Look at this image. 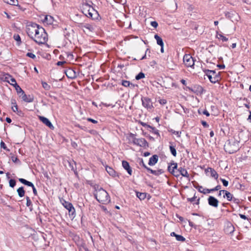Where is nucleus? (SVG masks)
Masks as SVG:
<instances>
[{
	"label": "nucleus",
	"mask_w": 251,
	"mask_h": 251,
	"mask_svg": "<svg viewBox=\"0 0 251 251\" xmlns=\"http://www.w3.org/2000/svg\"><path fill=\"white\" fill-rule=\"evenodd\" d=\"M133 143L134 145H136L141 147L147 148L149 147V143H148L147 140L145 139L142 138L134 139V141H133Z\"/></svg>",
	"instance_id": "obj_8"
},
{
	"label": "nucleus",
	"mask_w": 251,
	"mask_h": 251,
	"mask_svg": "<svg viewBox=\"0 0 251 251\" xmlns=\"http://www.w3.org/2000/svg\"><path fill=\"white\" fill-rule=\"evenodd\" d=\"M143 106L148 110L153 108V103L150 98L148 97H142L141 99Z\"/></svg>",
	"instance_id": "obj_6"
},
{
	"label": "nucleus",
	"mask_w": 251,
	"mask_h": 251,
	"mask_svg": "<svg viewBox=\"0 0 251 251\" xmlns=\"http://www.w3.org/2000/svg\"><path fill=\"white\" fill-rule=\"evenodd\" d=\"M173 172L172 175L176 177H178L180 176L179 168L177 170H175L174 172Z\"/></svg>",
	"instance_id": "obj_45"
},
{
	"label": "nucleus",
	"mask_w": 251,
	"mask_h": 251,
	"mask_svg": "<svg viewBox=\"0 0 251 251\" xmlns=\"http://www.w3.org/2000/svg\"><path fill=\"white\" fill-rule=\"evenodd\" d=\"M179 171L180 173V175H181L182 176L187 178L189 177V175L185 169L180 167L179 168Z\"/></svg>",
	"instance_id": "obj_24"
},
{
	"label": "nucleus",
	"mask_w": 251,
	"mask_h": 251,
	"mask_svg": "<svg viewBox=\"0 0 251 251\" xmlns=\"http://www.w3.org/2000/svg\"><path fill=\"white\" fill-rule=\"evenodd\" d=\"M220 180L223 183V184L224 186H227L228 185V181H227L226 180L224 179V178H220Z\"/></svg>",
	"instance_id": "obj_48"
},
{
	"label": "nucleus",
	"mask_w": 251,
	"mask_h": 251,
	"mask_svg": "<svg viewBox=\"0 0 251 251\" xmlns=\"http://www.w3.org/2000/svg\"><path fill=\"white\" fill-rule=\"evenodd\" d=\"M105 170L110 176L113 177H115L116 176H117L116 171L111 167H109L108 166H106Z\"/></svg>",
	"instance_id": "obj_21"
},
{
	"label": "nucleus",
	"mask_w": 251,
	"mask_h": 251,
	"mask_svg": "<svg viewBox=\"0 0 251 251\" xmlns=\"http://www.w3.org/2000/svg\"><path fill=\"white\" fill-rule=\"evenodd\" d=\"M164 173V171L162 169H158L157 170H154L152 172V174L155 176H159Z\"/></svg>",
	"instance_id": "obj_37"
},
{
	"label": "nucleus",
	"mask_w": 251,
	"mask_h": 251,
	"mask_svg": "<svg viewBox=\"0 0 251 251\" xmlns=\"http://www.w3.org/2000/svg\"><path fill=\"white\" fill-rule=\"evenodd\" d=\"M221 188V186L220 185H217L215 187L212 188V192H214L216 191L220 190Z\"/></svg>",
	"instance_id": "obj_54"
},
{
	"label": "nucleus",
	"mask_w": 251,
	"mask_h": 251,
	"mask_svg": "<svg viewBox=\"0 0 251 251\" xmlns=\"http://www.w3.org/2000/svg\"><path fill=\"white\" fill-rule=\"evenodd\" d=\"M183 60L185 65L188 67H192L194 65L195 60L190 54H185Z\"/></svg>",
	"instance_id": "obj_7"
},
{
	"label": "nucleus",
	"mask_w": 251,
	"mask_h": 251,
	"mask_svg": "<svg viewBox=\"0 0 251 251\" xmlns=\"http://www.w3.org/2000/svg\"><path fill=\"white\" fill-rule=\"evenodd\" d=\"M136 193L137 197H138L140 200H143L146 197L147 194L146 193L136 192Z\"/></svg>",
	"instance_id": "obj_31"
},
{
	"label": "nucleus",
	"mask_w": 251,
	"mask_h": 251,
	"mask_svg": "<svg viewBox=\"0 0 251 251\" xmlns=\"http://www.w3.org/2000/svg\"><path fill=\"white\" fill-rule=\"evenodd\" d=\"M18 94H21L22 92H23V90L21 89V88L18 85V84H16L15 86H14Z\"/></svg>",
	"instance_id": "obj_40"
},
{
	"label": "nucleus",
	"mask_w": 251,
	"mask_h": 251,
	"mask_svg": "<svg viewBox=\"0 0 251 251\" xmlns=\"http://www.w3.org/2000/svg\"><path fill=\"white\" fill-rule=\"evenodd\" d=\"M187 88L190 91L196 94L197 95L202 94L203 92V88L202 86L199 85H194L191 87H188Z\"/></svg>",
	"instance_id": "obj_10"
},
{
	"label": "nucleus",
	"mask_w": 251,
	"mask_h": 251,
	"mask_svg": "<svg viewBox=\"0 0 251 251\" xmlns=\"http://www.w3.org/2000/svg\"><path fill=\"white\" fill-rule=\"evenodd\" d=\"M122 85L126 87H130L133 88L135 85L131 83L129 81L127 80H123L122 81Z\"/></svg>",
	"instance_id": "obj_25"
},
{
	"label": "nucleus",
	"mask_w": 251,
	"mask_h": 251,
	"mask_svg": "<svg viewBox=\"0 0 251 251\" xmlns=\"http://www.w3.org/2000/svg\"><path fill=\"white\" fill-rule=\"evenodd\" d=\"M211 192H212V189H209L207 188H205V189H203V190H202V193H203L204 194L209 193Z\"/></svg>",
	"instance_id": "obj_49"
},
{
	"label": "nucleus",
	"mask_w": 251,
	"mask_h": 251,
	"mask_svg": "<svg viewBox=\"0 0 251 251\" xmlns=\"http://www.w3.org/2000/svg\"><path fill=\"white\" fill-rule=\"evenodd\" d=\"M26 32L38 44H45L48 41V34L44 28L35 23H30L26 26Z\"/></svg>",
	"instance_id": "obj_1"
},
{
	"label": "nucleus",
	"mask_w": 251,
	"mask_h": 251,
	"mask_svg": "<svg viewBox=\"0 0 251 251\" xmlns=\"http://www.w3.org/2000/svg\"><path fill=\"white\" fill-rule=\"evenodd\" d=\"M171 166H172V172H174L175 170H177V164L176 163L173 162L171 163Z\"/></svg>",
	"instance_id": "obj_46"
},
{
	"label": "nucleus",
	"mask_w": 251,
	"mask_h": 251,
	"mask_svg": "<svg viewBox=\"0 0 251 251\" xmlns=\"http://www.w3.org/2000/svg\"><path fill=\"white\" fill-rule=\"evenodd\" d=\"M26 206H31L32 202H31V201H30L29 198L28 197H26Z\"/></svg>",
	"instance_id": "obj_51"
},
{
	"label": "nucleus",
	"mask_w": 251,
	"mask_h": 251,
	"mask_svg": "<svg viewBox=\"0 0 251 251\" xmlns=\"http://www.w3.org/2000/svg\"><path fill=\"white\" fill-rule=\"evenodd\" d=\"M239 141L235 138L228 139L224 145L225 151L230 154L233 153L239 150Z\"/></svg>",
	"instance_id": "obj_3"
},
{
	"label": "nucleus",
	"mask_w": 251,
	"mask_h": 251,
	"mask_svg": "<svg viewBox=\"0 0 251 251\" xmlns=\"http://www.w3.org/2000/svg\"><path fill=\"white\" fill-rule=\"evenodd\" d=\"M20 97H21L22 100L25 102H31L32 101L31 99H29L27 98V96L25 95L24 92L20 94Z\"/></svg>",
	"instance_id": "obj_30"
},
{
	"label": "nucleus",
	"mask_w": 251,
	"mask_h": 251,
	"mask_svg": "<svg viewBox=\"0 0 251 251\" xmlns=\"http://www.w3.org/2000/svg\"><path fill=\"white\" fill-rule=\"evenodd\" d=\"M234 227L233 226H232L231 224H230V226H228L227 227V231L230 233H232L233 231H234Z\"/></svg>",
	"instance_id": "obj_47"
},
{
	"label": "nucleus",
	"mask_w": 251,
	"mask_h": 251,
	"mask_svg": "<svg viewBox=\"0 0 251 251\" xmlns=\"http://www.w3.org/2000/svg\"><path fill=\"white\" fill-rule=\"evenodd\" d=\"M87 121H89V122H92V123L93 124H97L98 123V121L94 120V119H93L92 118H87Z\"/></svg>",
	"instance_id": "obj_58"
},
{
	"label": "nucleus",
	"mask_w": 251,
	"mask_h": 251,
	"mask_svg": "<svg viewBox=\"0 0 251 251\" xmlns=\"http://www.w3.org/2000/svg\"><path fill=\"white\" fill-rule=\"evenodd\" d=\"M205 173L207 175H208V173H210V176L214 177L215 179H217L218 178L219 175L213 168H207L205 170Z\"/></svg>",
	"instance_id": "obj_13"
},
{
	"label": "nucleus",
	"mask_w": 251,
	"mask_h": 251,
	"mask_svg": "<svg viewBox=\"0 0 251 251\" xmlns=\"http://www.w3.org/2000/svg\"><path fill=\"white\" fill-rule=\"evenodd\" d=\"M9 186L13 188L16 185V181L14 179H10L9 182Z\"/></svg>",
	"instance_id": "obj_44"
},
{
	"label": "nucleus",
	"mask_w": 251,
	"mask_h": 251,
	"mask_svg": "<svg viewBox=\"0 0 251 251\" xmlns=\"http://www.w3.org/2000/svg\"><path fill=\"white\" fill-rule=\"evenodd\" d=\"M42 21L45 25H50L53 23V19L51 16L46 15L44 17V18L42 20Z\"/></svg>",
	"instance_id": "obj_18"
},
{
	"label": "nucleus",
	"mask_w": 251,
	"mask_h": 251,
	"mask_svg": "<svg viewBox=\"0 0 251 251\" xmlns=\"http://www.w3.org/2000/svg\"><path fill=\"white\" fill-rule=\"evenodd\" d=\"M64 165L68 169H71L72 171H73L75 174V175H77V173L76 171V164L74 160H67L66 161H64Z\"/></svg>",
	"instance_id": "obj_9"
},
{
	"label": "nucleus",
	"mask_w": 251,
	"mask_h": 251,
	"mask_svg": "<svg viewBox=\"0 0 251 251\" xmlns=\"http://www.w3.org/2000/svg\"><path fill=\"white\" fill-rule=\"evenodd\" d=\"M233 14L230 12H227L226 13V17L229 19H231Z\"/></svg>",
	"instance_id": "obj_56"
},
{
	"label": "nucleus",
	"mask_w": 251,
	"mask_h": 251,
	"mask_svg": "<svg viewBox=\"0 0 251 251\" xmlns=\"http://www.w3.org/2000/svg\"><path fill=\"white\" fill-rule=\"evenodd\" d=\"M217 67L220 69H224L225 68V65L224 64H218L217 65Z\"/></svg>",
	"instance_id": "obj_64"
},
{
	"label": "nucleus",
	"mask_w": 251,
	"mask_h": 251,
	"mask_svg": "<svg viewBox=\"0 0 251 251\" xmlns=\"http://www.w3.org/2000/svg\"><path fill=\"white\" fill-rule=\"evenodd\" d=\"M65 38L64 40L67 39L69 42L65 41L66 45H64V47H65L67 45L68 47L71 46L72 49L70 50L64 49V64L65 63H71L72 61L74 60V56L73 54L74 49L71 43L70 35H67V36L65 35Z\"/></svg>",
	"instance_id": "obj_2"
},
{
	"label": "nucleus",
	"mask_w": 251,
	"mask_h": 251,
	"mask_svg": "<svg viewBox=\"0 0 251 251\" xmlns=\"http://www.w3.org/2000/svg\"><path fill=\"white\" fill-rule=\"evenodd\" d=\"M19 180L23 184L26 185L28 186H30L31 187H33L34 185L33 183L30 181H28L24 178H19Z\"/></svg>",
	"instance_id": "obj_27"
},
{
	"label": "nucleus",
	"mask_w": 251,
	"mask_h": 251,
	"mask_svg": "<svg viewBox=\"0 0 251 251\" xmlns=\"http://www.w3.org/2000/svg\"><path fill=\"white\" fill-rule=\"evenodd\" d=\"M5 79L9 83L13 85L14 86L17 84L16 80L10 75H8L7 76H6Z\"/></svg>",
	"instance_id": "obj_22"
},
{
	"label": "nucleus",
	"mask_w": 251,
	"mask_h": 251,
	"mask_svg": "<svg viewBox=\"0 0 251 251\" xmlns=\"http://www.w3.org/2000/svg\"><path fill=\"white\" fill-rule=\"evenodd\" d=\"M201 123L204 127H208L209 126L208 124L205 121H201Z\"/></svg>",
	"instance_id": "obj_59"
},
{
	"label": "nucleus",
	"mask_w": 251,
	"mask_h": 251,
	"mask_svg": "<svg viewBox=\"0 0 251 251\" xmlns=\"http://www.w3.org/2000/svg\"><path fill=\"white\" fill-rule=\"evenodd\" d=\"M11 103L12 105L11 108L12 110L15 112H17L18 108L16 103V100L14 99H12L11 100Z\"/></svg>",
	"instance_id": "obj_26"
},
{
	"label": "nucleus",
	"mask_w": 251,
	"mask_h": 251,
	"mask_svg": "<svg viewBox=\"0 0 251 251\" xmlns=\"http://www.w3.org/2000/svg\"><path fill=\"white\" fill-rule=\"evenodd\" d=\"M232 201L235 203H236V204H239V202H240V200L237 199V198H234L233 197V199L232 200Z\"/></svg>",
	"instance_id": "obj_60"
},
{
	"label": "nucleus",
	"mask_w": 251,
	"mask_h": 251,
	"mask_svg": "<svg viewBox=\"0 0 251 251\" xmlns=\"http://www.w3.org/2000/svg\"><path fill=\"white\" fill-rule=\"evenodd\" d=\"M145 77V75L144 73H143L142 72H140L137 75H136L135 79L136 80H139L141 78H144Z\"/></svg>",
	"instance_id": "obj_38"
},
{
	"label": "nucleus",
	"mask_w": 251,
	"mask_h": 251,
	"mask_svg": "<svg viewBox=\"0 0 251 251\" xmlns=\"http://www.w3.org/2000/svg\"><path fill=\"white\" fill-rule=\"evenodd\" d=\"M154 38L156 39L157 44L160 46H164V43L162 38L157 34L154 35Z\"/></svg>",
	"instance_id": "obj_28"
},
{
	"label": "nucleus",
	"mask_w": 251,
	"mask_h": 251,
	"mask_svg": "<svg viewBox=\"0 0 251 251\" xmlns=\"http://www.w3.org/2000/svg\"><path fill=\"white\" fill-rule=\"evenodd\" d=\"M122 166L127 171V172L128 173V174L129 175L131 176L132 175V169L130 167V166L129 164V163L128 162H127L126 161H125V160H123L122 161Z\"/></svg>",
	"instance_id": "obj_16"
},
{
	"label": "nucleus",
	"mask_w": 251,
	"mask_h": 251,
	"mask_svg": "<svg viewBox=\"0 0 251 251\" xmlns=\"http://www.w3.org/2000/svg\"><path fill=\"white\" fill-rule=\"evenodd\" d=\"M64 74H65L66 75L68 78L73 79L76 77V74L75 71L70 68L64 70Z\"/></svg>",
	"instance_id": "obj_14"
},
{
	"label": "nucleus",
	"mask_w": 251,
	"mask_h": 251,
	"mask_svg": "<svg viewBox=\"0 0 251 251\" xmlns=\"http://www.w3.org/2000/svg\"><path fill=\"white\" fill-rule=\"evenodd\" d=\"M17 192H18V195L20 197H23L25 195V190H24V188L23 187H20L19 188H18L17 190Z\"/></svg>",
	"instance_id": "obj_33"
},
{
	"label": "nucleus",
	"mask_w": 251,
	"mask_h": 251,
	"mask_svg": "<svg viewBox=\"0 0 251 251\" xmlns=\"http://www.w3.org/2000/svg\"><path fill=\"white\" fill-rule=\"evenodd\" d=\"M94 196L100 203L107 204L110 201V197L108 194L102 188L96 190L94 193Z\"/></svg>",
	"instance_id": "obj_4"
},
{
	"label": "nucleus",
	"mask_w": 251,
	"mask_h": 251,
	"mask_svg": "<svg viewBox=\"0 0 251 251\" xmlns=\"http://www.w3.org/2000/svg\"><path fill=\"white\" fill-rule=\"evenodd\" d=\"M140 165H142L143 167H144L145 169H146V167L147 166L146 165V164L144 163L143 160L142 159L139 163Z\"/></svg>",
	"instance_id": "obj_63"
},
{
	"label": "nucleus",
	"mask_w": 251,
	"mask_h": 251,
	"mask_svg": "<svg viewBox=\"0 0 251 251\" xmlns=\"http://www.w3.org/2000/svg\"><path fill=\"white\" fill-rule=\"evenodd\" d=\"M3 1L10 5H18V0H3Z\"/></svg>",
	"instance_id": "obj_32"
},
{
	"label": "nucleus",
	"mask_w": 251,
	"mask_h": 251,
	"mask_svg": "<svg viewBox=\"0 0 251 251\" xmlns=\"http://www.w3.org/2000/svg\"><path fill=\"white\" fill-rule=\"evenodd\" d=\"M94 14L98 15V12L92 6L90 5L89 13L88 17L94 19H95V18L93 17V15Z\"/></svg>",
	"instance_id": "obj_23"
},
{
	"label": "nucleus",
	"mask_w": 251,
	"mask_h": 251,
	"mask_svg": "<svg viewBox=\"0 0 251 251\" xmlns=\"http://www.w3.org/2000/svg\"><path fill=\"white\" fill-rule=\"evenodd\" d=\"M168 131L169 132H171L173 134L176 135L178 137H179L180 136L181 132L180 131H175L173 129H170L168 130Z\"/></svg>",
	"instance_id": "obj_36"
},
{
	"label": "nucleus",
	"mask_w": 251,
	"mask_h": 251,
	"mask_svg": "<svg viewBox=\"0 0 251 251\" xmlns=\"http://www.w3.org/2000/svg\"><path fill=\"white\" fill-rule=\"evenodd\" d=\"M13 38L16 41H17L18 44H20L21 43L20 36L18 34H15L13 36Z\"/></svg>",
	"instance_id": "obj_43"
},
{
	"label": "nucleus",
	"mask_w": 251,
	"mask_h": 251,
	"mask_svg": "<svg viewBox=\"0 0 251 251\" xmlns=\"http://www.w3.org/2000/svg\"><path fill=\"white\" fill-rule=\"evenodd\" d=\"M206 71L207 72V73H211V75H212V76L213 77V79H212V80H214V83L218 82L221 80V77L220 75V72H218L217 73L214 70H206Z\"/></svg>",
	"instance_id": "obj_11"
},
{
	"label": "nucleus",
	"mask_w": 251,
	"mask_h": 251,
	"mask_svg": "<svg viewBox=\"0 0 251 251\" xmlns=\"http://www.w3.org/2000/svg\"><path fill=\"white\" fill-rule=\"evenodd\" d=\"M26 55L32 59H35L36 58L35 55L32 52H27Z\"/></svg>",
	"instance_id": "obj_50"
},
{
	"label": "nucleus",
	"mask_w": 251,
	"mask_h": 251,
	"mask_svg": "<svg viewBox=\"0 0 251 251\" xmlns=\"http://www.w3.org/2000/svg\"><path fill=\"white\" fill-rule=\"evenodd\" d=\"M151 25L154 28H156L158 25V23L156 21L151 22Z\"/></svg>",
	"instance_id": "obj_55"
},
{
	"label": "nucleus",
	"mask_w": 251,
	"mask_h": 251,
	"mask_svg": "<svg viewBox=\"0 0 251 251\" xmlns=\"http://www.w3.org/2000/svg\"><path fill=\"white\" fill-rule=\"evenodd\" d=\"M170 151L172 153V154L176 157V150L175 148V147L174 146H170Z\"/></svg>",
	"instance_id": "obj_35"
},
{
	"label": "nucleus",
	"mask_w": 251,
	"mask_h": 251,
	"mask_svg": "<svg viewBox=\"0 0 251 251\" xmlns=\"http://www.w3.org/2000/svg\"><path fill=\"white\" fill-rule=\"evenodd\" d=\"M158 160V156L156 154L152 155L149 159V165L150 166L154 165Z\"/></svg>",
	"instance_id": "obj_19"
},
{
	"label": "nucleus",
	"mask_w": 251,
	"mask_h": 251,
	"mask_svg": "<svg viewBox=\"0 0 251 251\" xmlns=\"http://www.w3.org/2000/svg\"><path fill=\"white\" fill-rule=\"evenodd\" d=\"M233 195L231 194L230 192L226 194V198L228 201H231L233 199Z\"/></svg>",
	"instance_id": "obj_41"
},
{
	"label": "nucleus",
	"mask_w": 251,
	"mask_h": 251,
	"mask_svg": "<svg viewBox=\"0 0 251 251\" xmlns=\"http://www.w3.org/2000/svg\"><path fill=\"white\" fill-rule=\"evenodd\" d=\"M76 127H78V128H80L82 130H83L84 131H86L87 130V128L84 126H81L78 124L75 125Z\"/></svg>",
	"instance_id": "obj_57"
},
{
	"label": "nucleus",
	"mask_w": 251,
	"mask_h": 251,
	"mask_svg": "<svg viewBox=\"0 0 251 251\" xmlns=\"http://www.w3.org/2000/svg\"><path fill=\"white\" fill-rule=\"evenodd\" d=\"M80 27L83 29H86L89 32H93L94 31V27L93 26L89 24H81Z\"/></svg>",
	"instance_id": "obj_20"
},
{
	"label": "nucleus",
	"mask_w": 251,
	"mask_h": 251,
	"mask_svg": "<svg viewBox=\"0 0 251 251\" xmlns=\"http://www.w3.org/2000/svg\"><path fill=\"white\" fill-rule=\"evenodd\" d=\"M176 240L178 241L184 242L185 241V238L180 235L176 234Z\"/></svg>",
	"instance_id": "obj_39"
},
{
	"label": "nucleus",
	"mask_w": 251,
	"mask_h": 251,
	"mask_svg": "<svg viewBox=\"0 0 251 251\" xmlns=\"http://www.w3.org/2000/svg\"><path fill=\"white\" fill-rule=\"evenodd\" d=\"M42 84L43 87L45 89H46L47 90H49L50 89V86L47 84V83L45 82H42Z\"/></svg>",
	"instance_id": "obj_52"
},
{
	"label": "nucleus",
	"mask_w": 251,
	"mask_h": 251,
	"mask_svg": "<svg viewBox=\"0 0 251 251\" xmlns=\"http://www.w3.org/2000/svg\"><path fill=\"white\" fill-rule=\"evenodd\" d=\"M196 199V197L195 196V195H194V196L193 197V198H187V201H190V202H193L194 201H195V199Z\"/></svg>",
	"instance_id": "obj_61"
},
{
	"label": "nucleus",
	"mask_w": 251,
	"mask_h": 251,
	"mask_svg": "<svg viewBox=\"0 0 251 251\" xmlns=\"http://www.w3.org/2000/svg\"><path fill=\"white\" fill-rule=\"evenodd\" d=\"M158 102L159 103L161 104V105H164L165 104H166L167 103V100H165V99H159L158 100Z\"/></svg>",
	"instance_id": "obj_53"
},
{
	"label": "nucleus",
	"mask_w": 251,
	"mask_h": 251,
	"mask_svg": "<svg viewBox=\"0 0 251 251\" xmlns=\"http://www.w3.org/2000/svg\"><path fill=\"white\" fill-rule=\"evenodd\" d=\"M207 201L209 205L216 208L218 206L219 201L214 197L210 196L207 199Z\"/></svg>",
	"instance_id": "obj_12"
},
{
	"label": "nucleus",
	"mask_w": 251,
	"mask_h": 251,
	"mask_svg": "<svg viewBox=\"0 0 251 251\" xmlns=\"http://www.w3.org/2000/svg\"><path fill=\"white\" fill-rule=\"evenodd\" d=\"M39 118L40 120V121L41 122H42L43 123H44L45 125H46L47 126H48L50 128H52L53 127L51 122L47 118L40 116H39Z\"/></svg>",
	"instance_id": "obj_17"
},
{
	"label": "nucleus",
	"mask_w": 251,
	"mask_h": 251,
	"mask_svg": "<svg viewBox=\"0 0 251 251\" xmlns=\"http://www.w3.org/2000/svg\"><path fill=\"white\" fill-rule=\"evenodd\" d=\"M151 132L153 133H154V134L156 135L158 137H159L160 136V134L159 133V131L158 130H157V129H156L155 127H152V129H151Z\"/></svg>",
	"instance_id": "obj_42"
},
{
	"label": "nucleus",
	"mask_w": 251,
	"mask_h": 251,
	"mask_svg": "<svg viewBox=\"0 0 251 251\" xmlns=\"http://www.w3.org/2000/svg\"><path fill=\"white\" fill-rule=\"evenodd\" d=\"M149 51L150 52V50H149V49H147L146 50V52H145V54L142 57V58L140 59V60H143V59H144L145 58H146V57H147V55H146V54L147 53L148 51Z\"/></svg>",
	"instance_id": "obj_62"
},
{
	"label": "nucleus",
	"mask_w": 251,
	"mask_h": 251,
	"mask_svg": "<svg viewBox=\"0 0 251 251\" xmlns=\"http://www.w3.org/2000/svg\"><path fill=\"white\" fill-rule=\"evenodd\" d=\"M217 37L218 39H221L223 42H226L228 41V38L224 36L222 32H217Z\"/></svg>",
	"instance_id": "obj_29"
},
{
	"label": "nucleus",
	"mask_w": 251,
	"mask_h": 251,
	"mask_svg": "<svg viewBox=\"0 0 251 251\" xmlns=\"http://www.w3.org/2000/svg\"><path fill=\"white\" fill-rule=\"evenodd\" d=\"M64 207L67 210L70 218L73 219L75 216V210L73 204L64 200Z\"/></svg>",
	"instance_id": "obj_5"
},
{
	"label": "nucleus",
	"mask_w": 251,
	"mask_h": 251,
	"mask_svg": "<svg viewBox=\"0 0 251 251\" xmlns=\"http://www.w3.org/2000/svg\"><path fill=\"white\" fill-rule=\"evenodd\" d=\"M206 70L207 69L203 70V71L204 72L205 74L207 76V77H208L211 83H214V81H213L214 80H212V79H213L212 75H211V73H207V72L206 71Z\"/></svg>",
	"instance_id": "obj_34"
},
{
	"label": "nucleus",
	"mask_w": 251,
	"mask_h": 251,
	"mask_svg": "<svg viewBox=\"0 0 251 251\" xmlns=\"http://www.w3.org/2000/svg\"><path fill=\"white\" fill-rule=\"evenodd\" d=\"M90 5V4L86 2L83 3L82 4V12L87 17L89 13Z\"/></svg>",
	"instance_id": "obj_15"
}]
</instances>
